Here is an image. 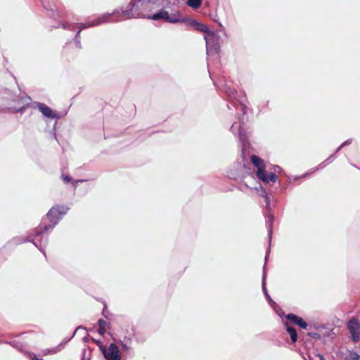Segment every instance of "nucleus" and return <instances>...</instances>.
<instances>
[{"label": "nucleus", "instance_id": "nucleus-1", "mask_svg": "<svg viewBox=\"0 0 360 360\" xmlns=\"http://www.w3.org/2000/svg\"><path fill=\"white\" fill-rule=\"evenodd\" d=\"M129 8L122 10L121 12L115 11L111 13H105L99 17L94 18L92 20L85 23L77 24L80 27L76 35V39L79 38V33L82 29L97 26L102 23L113 22L131 18H146L151 19L150 13L155 9V4L152 0H138L135 2H131Z\"/></svg>", "mask_w": 360, "mask_h": 360}, {"label": "nucleus", "instance_id": "nucleus-2", "mask_svg": "<svg viewBox=\"0 0 360 360\" xmlns=\"http://www.w3.org/2000/svg\"><path fill=\"white\" fill-rule=\"evenodd\" d=\"M251 161L257 167V176L259 179L264 183H269V181L276 182L277 176L274 173L266 174L264 161L261 158L256 155H252Z\"/></svg>", "mask_w": 360, "mask_h": 360}, {"label": "nucleus", "instance_id": "nucleus-3", "mask_svg": "<svg viewBox=\"0 0 360 360\" xmlns=\"http://www.w3.org/2000/svg\"><path fill=\"white\" fill-rule=\"evenodd\" d=\"M150 18L154 20L163 19L170 23L184 22L186 21V19L180 15L179 11H173L169 13L167 11L160 10L157 13L152 15Z\"/></svg>", "mask_w": 360, "mask_h": 360}, {"label": "nucleus", "instance_id": "nucleus-4", "mask_svg": "<svg viewBox=\"0 0 360 360\" xmlns=\"http://www.w3.org/2000/svg\"><path fill=\"white\" fill-rule=\"evenodd\" d=\"M68 207L65 206H57L52 207L47 213V218L52 223L51 225L44 226L43 229L48 231L52 229L53 226L58 222L61 217L67 213Z\"/></svg>", "mask_w": 360, "mask_h": 360}, {"label": "nucleus", "instance_id": "nucleus-5", "mask_svg": "<svg viewBox=\"0 0 360 360\" xmlns=\"http://www.w3.org/2000/svg\"><path fill=\"white\" fill-rule=\"evenodd\" d=\"M100 350L105 360H121L122 354L117 345L111 343L108 347L103 345H100Z\"/></svg>", "mask_w": 360, "mask_h": 360}, {"label": "nucleus", "instance_id": "nucleus-6", "mask_svg": "<svg viewBox=\"0 0 360 360\" xmlns=\"http://www.w3.org/2000/svg\"><path fill=\"white\" fill-rule=\"evenodd\" d=\"M348 329L354 342L360 339V323L356 319H352L348 323Z\"/></svg>", "mask_w": 360, "mask_h": 360}, {"label": "nucleus", "instance_id": "nucleus-7", "mask_svg": "<svg viewBox=\"0 0 360 360\" xmlns=\"http://www.w3.org/2000/svg\"><path fill=\"white\" fill-rule=\"evenodd\" d=\"M37 107L44 117L51 119H58V115L44 103H37Z\"/></svg>", "mask_w": 360, "mask_h": 360}, {"label": "nucleus", "instance_id": "nucleus-8", "mask_svg": "<svg viewBox=\"0 0 360 360\" xmlns=\"http://www.w3.org/2000/svg\"><path fill=\"white\" fill-rule=\"evenodd\" d=\"M212 37L205 36L204 39L206 41L207 53L208 56L217 54L219 51V46L218 43H211Z\"/></svg>", "mask_w": 360, "mask_h": 360}, {"label": "nucleus", "instance_id": "nucleus-9", "mask_svg": "<svg viewBox=\"0 0 360 360\" xmlns=\"http://www.w3.org/2000/svg\"><path fill=\"white\" fill-rule=\"evenodd\" d=\"M191 25L195 27V29L201 32H205L207 34L205 36L214 37L215 36V33L213 31H211L209 27L202 23L198 22L197 21H193Z\"/></svg>", "mask_w": 360, "mask_h": 360}, {"label": "nucleus", "instance_id": "nucleus-10", "mask_svg": "<svg viewBox=\"0 0 360 360\" xmlns=\"http://www.w3.org/2000/svg\"><path fill=\"white\" fill-rule=\"evenodd\" d=\"M286 319L303 329L307 327V323L301 317L295 314H289L286 316Z\"/></svg>", "mask_w": 360, "mask_h": 360}, {"label": "nucleus", "instance_id": "nucleus-11", "mask_svg": "<svg viewBox=\"0 0 360 360\" xmlns=\"http://www.w3.org/2000/svg\"><path fill=\"white\" fill-rule=\"evenodd\" d=\"M231 130L233 133L237 131L238 134V137H239L240 140L242 141H245L246 136H245L244 131H243V129L241 128L240 123H236V122L233 123L231 127Z\"/></svg>", "mask_w": 360, "mask_h": 360}, {"label": "nucleus", "instance_id": "nucleus-12", "mask_svg": "<svg viewBox=\"0 0 360 360\" xmlns=\"http://www.w3.org/2000/svg\"><path fill=\"white\" fill-rule=\"evenodd\" d=\"M64 347V343H60L55 347L45 349L44 351V355L53 354L60 351Z\"/></svg>", "mask_w": 360, "mask_h": 360}, {"label": "nucleus", "instance_id": "nucleus-13", "mask_svg": "<svg viewBox=\"0 0 360 360\" xmlns=\"http://www.w3.org/2000/svg\"><path fill=\"white\" fill-rule=\"evenodd\" d=\"M288 333H289L292 342H295L297 340V332L292 327L290 326L288 323H285Z\"/></svg>", "mask_w": 360, "mask_h": 360}, {"label": "nucleus", "instance_id": "nucleus-14", "mask_svg": "<svg viewBox=\"0 0 360 360\" xmlns=\"http://www.w3.org/2000/svg\"><path fill=\"white\" fill-rule=\"evenodd\" d=\"M98 332L101 335H103L108 328V323L105 321L100 319L98 321Z\"/></svg>", "mask_w": 360, "mask_h": 360}, {"label": "nucleus", "instance_id": "nucleus-15", "mask_svg": "<svg viewBox=\"0 0 360 360\" xmlns=\"http://www.w3.org/2000/svg\"><path fill=\"white\" fill-rule=\"evenodd\" d=\"M265 278H266V274L265 272L264 271V274H263V277H262V290H263V292L265 295V297H266L268 302H269V304L271 305H273L275 303L273 302V300L271 299L269 295L268 294L267 292V290H266V285H265Z\"/></svg>", "mask_w": 360, "mask_h": 360}, {"label": "nucleus", "instance_id": "nucleus-16", "mask_svg": "<svg viewBox=\"0 0 360 360\" xmlns=\"http://www.w3.org/2000/svg\"><path fill=\"white\" fill-rule=\"evenodd\" d=\"M202 0H187L186 1V4L193 9L200 8L202 5Z\"/></svg>", "mask_w": 360, "mask_h": 360}, {"label": "nucleus", "instance_id": "nucleus-17", "mask_svg": "<svg viewBox=\"0 0 360 360\" xmlns=\"http://www.w3.org/2000/svg\"><path fill=\"white\" fill-rule=\"evenodd\" d=\"M343 360H360V355L354 351H349Z\"/></svg>", "mask_w": 360, "mask_h": 360}, {"label": "nucleus", "instance_id": "nucleus-18", "mask_svg": "<svg viewBox=\"0 0 360 360\" xmlns=\"http://www.w3.org/2000/svg\"><path fill=\"white\" fill-rule=\"evenodd\" d=\"M41 229H42L41 226H39V227L37 229V230H36V231H35V232H36V236H34V238L32 239V243L34 244V245H35L36 247H37V248H38L41 251H42L41 248V247H39V246L37 245L36 240H37V236H39V235L41 233Z\"/></svg>", "mask_w": 360, "mask_h": 360}, {"label": "nucleus", "instance_id": "nucleus-19", "mask_svg": "<svg viewBox=\"0 0 360 360\" xmlns=\"http://www.w3.org/2000/svg\"><path fill=\"white\" fill-rule=\"evenodd\" d=\"M262 195L264 198L266 206L269 205L270 200L265 190L262 191Z\"/></svg>", "mask_w": 360, "mask_h": 360}, {"label": "nucleus", "instance_id": "nucleus-20", "mask_svg": "<svg viewBox=\"0 0 360 360\" xmlns=\"http://www.w3.org/2000/svg\"><path fill=\"white\" fill-rule=\"evenodd\" d=\"M267 220H268V222L269 223V228H270L269 235L271 236V235L272 223H273V216L271 214L269 215Z\"/></svg>", "mask_w": 360, "mask_h": 360}, {"label": "nucleus", "instance_id": "nucleus-21", "mask_svg": "<svg viewBox=\"0 0 360 360\" xmlns=\"http://www.w3.org/2000/svg\"><path fill=\"white\" fill-rule=\"evenodd\" d=\"M352 143V140L351 139H349L345 142H343L340 146L339 148H338L337 151H339L343 146H346V145H349Z\"/></svg>", "mask_w": 360, "mask_h": 360}, {"label": "nucleus", "instance_id": "nucleus-22", "mask_svg": "<svg viewBox=\"0 0 360 360\" xmlns=\"http://www.w3.org/2000/svg\"><path fill=\"white\" fill-rule=\"evenodd\" d=\"M62 178H63V180L65 183L69 182V181H70V179H71V178H70V176H64V175L62 176Z\"/></svg>", "mask_w": 360, "mask_h": 360}, {"label": "nucleus", "instance_id": "nucleus-23", "mask_svg": "<svg viewBox=\"0 0 360 360\" xmlns=\"http://www.w3.org/2000/svg\"><path fill=\"white\" fill-rule=\"evenodd\" d=\"M317 357L319 358V360H326L324 356L321 354H318Z\"/></svg>", "mask_w": 360, "mask_h": 360}, {"label": "nucleus", "instance_id": "nucleus-24", "mask_svg": "<svg viewBox=\"0 0 360 360\" xmlns=\"http://www.w3.org/2000/svg\"><path fill=\"white\" fill-rule=\"evenodd\" d=\"M274 171H275L276 172H280V171H281V168H280V167H278V166H276V167H274Z\"/></svg>", "mask_w": 360, "mask_h": 360}, {"label": "nucleus", "instance_id": "nucleus-25", "mask_svg": "<svg viewBox=\"0 0 360 360\" xmlns=\"http://www.w3.org/2000/svg\"><path fill=\"white\" fill-rule=\"evenodd\" d=\"M122 344V347L124 349H129V347L126 345V344H124L122 342H121Z\"/></svg>", "mask_w": 360, "mask_h": 360}, {"label": "nucleus", "instance_id": "nucleus-26", "mask_svg": "<svg viewBox=\"0 0 360 360\" xmlns=\"http://www.w3.org/2000/svg\"><path fill=\"white\" fill-rule=\"evenodd\" d=\"M95 342L97 344V345H98L99 347H100V345H103V344L101 343V341H99V340L95 341Z\"/></svg>", "mask_w": 360, "mask_h": 360}, {"label": "nucleus", "instance_id": "nucleus-27", "mask_svg": "<svg viewBox=\"0 0 360 360\" xmlns=\"http://www.w3.org/2000/svg\"><path fill=\"white\" fill-rule=\"evenodd\" d=\"M63 27H64L65 29H71L70 26H67V25H65V24L63 25Z\"/></svg>", "mask_w": 360, "mask_h": 360}, {"label": "nucleus", "instance_id": "nucleus-28", "mask_svg": "<svg viewBox=\"0 0 360 360\" xmlns=\"http://www.w3.org/2000/svg\"><path fill=\"white\" fill-rule=\"evenodd\" d=\"M32 360H43L42 359H38L36 356H34Z\"/></svg>", "mask_w": 360, "mask_h": 360}, {"label": "nucleus", "instance_id": "nucleus-29", "mask_svg": "<svg viewBox=\"0 0 360 360\" xmlns=\"http://www.w3.org/2000/svg\"><path fill=\"white\" fill-rule=\"evenodd\" d=\"M79 181H82L81 180H77L75 184H77V182H79Z\"/></svg>", "mask_w": 360, "mask_h": 360}]
</instances>
